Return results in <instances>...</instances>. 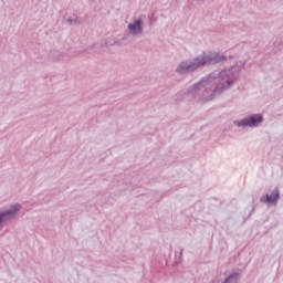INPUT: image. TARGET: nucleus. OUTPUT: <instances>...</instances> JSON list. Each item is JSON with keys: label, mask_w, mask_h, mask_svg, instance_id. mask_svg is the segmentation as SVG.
<instances>
[{"label": "nucleus", "mask_w": 283, "mask_h": 283, "mask_svg": "<svg viewBox=\"0 0 283 283\" xmlns=\"http://www.w3.org/2000/svg\"><path fill=\"white\" fill-rule=\"evenodd\" d=\"M243 67L244 64L240 62L229 69L214 71L192 85L189 88V94L200 96L202 101H213L216 96H220V94L235 85Z\"/></svg>", "instance_id": "obj_1"}, {"label": "nucleus", "mask_w": 283, "mask_h": 283, "mask_svg": "<svg viewBox=\"0 0 283 283\" xmlns=\"http://www.w3.org/2000/svg\"><path fill=\"white\" fill-rule=\"evenodd\" d=\"M227 56L224 54L218 53L216 51L203 52L192 60H184L179 62L175 69L176 74L179 76H185L187 74H193L200 67H205V65H213L216 63H220V61H224Z\"/></svg>", "instance_id": "obj_2"}, {"label": "nucleus", "mask_w": 283, "mask_h": 283, "mask_svg": "<svg viewBox=\"0 0 283 283\" xmlns=\"http://www.w3.org/2000/svg\"><path fill=\"white\" fill-rule=\"evenodd\" d=\"M126 32L134 39L143 36L145 32V19L143 17L133 18L127 24Z\"/></svg>", "instance_id": "obj_3"}, {"label": "nucleus", "mask_w": 283, "mask_h": 283, "mask_svg": "<svg viewBox=\"0 0 283 283\" xmlns=\"http://www.w3.org/2000/svg\"><path fill=\"white\" fill-rule=\"evenodd\" d=\"M19 211H21V203H13L6 208L0 209V227L3 222H10L14 220L17 216H19Z\"/></svg>", "instance_id": "obj_4"}, {"label": "nucleus", "mask_w": 283, "mask_h": 283, "mask_svg": "<svg viewBox=\"0 0 283 283\" xmlns=\"http://www.w3.org/2000/svg\"><path fill=\"white\" fill-rule=\"evenodd\" d=\"M261 123H264V117L260 114H253L243 119L234 120L233 125L235 127H259Z\"/></svg>", "instance_id": "obj_5"}, {"label": "nucleus", "mask_w": 283, "mask_h": 283, "mask_svg": "<svg viewBox=\"0 0 283 283\" xmlns=\"http://www.w3.org/2000/svg\"><path fill=\"white\" fill-rule=\"evenodd\" d=\"M277 200H280V191L273 190L271 195H265L261 197V202L265 205H277Z\"/></svg>", "instance_id": "obj_6"}, {"label": "nucleus", "mask_w": 283, "mask_h": 283, "mask_svg": "<svg viewBox=\"0 0 283 283\" xmlns=\"http://www.w3.org/2000/svg\"><path fill=\"white\" fill-rule=\"evenodd\" d=\"M66 23L70 25H81V19L76 15L66 18Z\"/></svg>", "instance_id": "obj_7"}]
</instances>
